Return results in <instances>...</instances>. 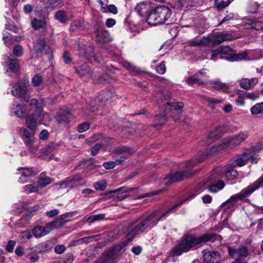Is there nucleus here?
Masks as SVG:
<instances>
[{"mask_svg":"<svg viewBox=\"0 0 263 263\" xmlns=\"http://www.w3.org/2000/svg\"><path fill=\"white\" fill-rule=\"evenodd\" d=\"M197 193H192L187 197L174 205L168 211L159 215L158 211H155L148 215H143L136 221L133 226V229L128 232L126 237L128 241H131L135 236L143 232L147 229H151L156 226L158 222L164 217L176 208L182 205L185 201L194 198Z\"/></svg>","mask_w":263,"mask_h":263,"instance_id":"obj_1","label":"nucleus"},{"mask_svg":"<svg viewBox=\"0 0 263 263\" xmlns=\"http://www.w3.org/2000/svg\"><path fill=\"white\" fill-rule=\"evenodd\" d=\"M220 237V236L215 233L205 234L200 237H196L192 234L184 235L173 248V255L179 256L183 253L196 250L198 246L209 241L213 242Z\"/></svg>","mask_w":263,"mask_h":263,"instance_id":"obj_2","label":"nucleus"},{"mask_svg":"<svg viewBox=\"0 0 263 263\" xmlns=\"http://www.w3.org/2000/svg\"><path fill=\"white\" fill-rule=\"evenodd\" d=\"M248 137V134L247 132H240L238 134L232 137H228L224 139L220 144H214L210 149L209 152L203 154L199 158H196L195 160L192 159L187 162L186 168L187 169H191L198 163L203 161L206 159L209 155H213L218 150L229 151L236 146H239L242 142L246 140Z\"/></svg>","mask_w":263,"mask_h":263,"instance_id":"obj_3","label":"nucleus"},{"mask_svg":"<svg viewBox=\"0 0 263 263\" xmlns=\"http://www.w3.org/2000/svg\"><path fill=\"white\" fill-rule=\"evenodd\" d=\"M42 117L40 115V110L36 114H32L26 117V124L29 130L24 127L20 128V135L29 150L33 152L37 149V146L34 145L35 142L34 135L36 128L41 121Z\"/></svg>","mask_w":263,"mask_h":263,"instance_id":"obj_4","label":"nucleus"},{"mask_svg":"<svg viewBox=\"0 0 263 263\" xmlns=\"http://www.w3.org/2000/svg\"><path fill=\"white\" fill-rule=\"evenodd\" d=\"M263 186V175L253 183L250 184L246 189L239 193L231 196L229 199L222 203L221 207L230 208L234 206L239 201L244 200L246 197L251 195L254 191Z\"/></svg>","mask_w":263,"mask_h":263,"instance_id":"obj_5","label":"nucleus"},{"mask_svg":"<svg viewBox=\"0 0 263 263\" xmlns=\"http://www.w3.org/2000/svg\"><path fill=\"white\" fill-rule=\"evenodd\" d=\"M171 13L168 7L163 6L158 7L148 14L147 22L151 25L162 24L169 20Z\"/></svg>","mask_w":263,"mask_h":263,"instance_id":"obj_6","label":"nucleus"},{"mask_svg":"<svg viewBox=\"0 0 263 263\" xmlns=\"http://www.w3.org/2000/svg\"><path fill=\"white\" fill-rule=\"evenodd\" d=\"M259 151L260 148L256 147H252L246 150L243 154L236 156L231 160L229 164L230 167H241L245 165L249 161L251 163H256L258 159L255 155Z\"/></svg>","mask_w":263,"mask_h":263,"instance_id":"obj_7","label":"nucleus"},{"mask_svg":"<svg viewBox=\"0 0 263 263\" xmlns=\"http://www.w3.org/2000/svg\"><path fill=\"white\" fill-rule=\"evenodd\" d=\"M28 104L22 106L20 104H17L15 107L14 108V113L18 118H23L25 116L27 117L32 114H36V111L40 110V115L42 117L41 109L37 106V101L35 99L29 100Z\"/></svg>","mask_w":263,"mask_h":263,"instance_id":"obj_8","label":"nucleus"},{"mask_svg":"<svg viewBox=\"0 0 263 263\" xmlns=\"http://www.w3.org/2000/svg\"><path fill=\"white\" fill-rule=\"evenodd\" d=\"M122 247H114L102 253V255L93 263H116L119 258Z\"/></svg>","mask_w":263,"mask_h":263,"instance_id":"obj_9","label":"nucleus"},{"mask_svg":"<svg viewBox=\"0 0 263 263\" xmlns=\"http://www.w3.org/2000/svg\"><path fill=\"white\" fill-rule=\"evenodd\" d=\"M82 181L81 176L80 174H76L67 177L63 181L55 184L54 185L58 189L67 187L72 189L80 185Z\"/></svg>","mask_w":263,"mask_h":263,"instance_id":"obj_10","label":"nucleus"},{"mask_svg":"<svg viewBox=\"0 0 263 263\" xmlns=\"http://www.w3.org/2000/svg\"><path fill=\"white\" fill-rule=\"evenodd\" d=\"M219 51H220L221 55L220 58H222V54L228 55L226 59L229 61H237L241 60H244L247 57V54L245 53H241L234 54L233 53V50L229 46H219Z\"/></svg>","mask_w":263,"mask_h":263,"instance_id":"obj_11","label":"nucleus"},{"mask_svg":"<svg viewBox=\"0 0 263 263\" xmlns=\"http://www.w3.org/2000/svg\"><path fill=\"white\" fill-rule=\"evenodd\" d=\"M57 229L53 221L49 222L45 227L36 226L33 228L32 232L36 238H40L49 234L52 230Z\"/></svg>","mask_w":263,"mask_h":263,"instance_id":"obj_12","label":"nucleus"},{"mask_svg":"<svg viewBox=\"0 0 263 263\" xmlns=\"http://www.w3.org/2000/svg\"><path fill=\"white\" fill-rule=\"evenodd\" d=\"M229 254L235 260H241L244 259L248 254V249L245 246H241L237 249L232 247H228Z\"/></svg>","mask_w":263,"mask_h":263,"instance_id":"obj_13","label":"nucleus"},{"mask_svg":"<svg viewBox=\"0 0 263 263\" xmlns=\"http://www.w3.org/2000/svg\"><path fill=\"white\" fill-rule=\"evenodd\" d=\"M11 91L13 96L21 98L26 102H29V98L27 96V88L25 84L18 83L13 87Z\"/></svg>","mask_w":263,"mask_h":263,"instance_id":"obj_14","label":"nucleus"},{"mask_svg":"<svg viewBox=\"0 0 263 263\" xmlns=\"http://www.w3.org/2000/svg\"><path fill=\"white\" fill-rule=\"evenodd\" d=\"M190 176L185 172H177L174 173L170 174L164 179V183L169 185L174 182H179Z\"/></svg>","mask_w":263,"mask_h":263,"instance_id":"obj_15","label":"nucleus"},{"mask_svg":"<svg viewBox=\"0 0 263 263\" xmlns=\"http://www.w3.org/2000/svg\"><path fill=\"white\" fill-rule=\"evenodd\" d=\"M18 172L17 173L21 175V177L18 179V182L21 183H24L27 182L29 178L36 174V173L31 167L18 168Z\"/></svg>","mask_w":263,"mask_h":263,"instance_id":"obj_16","label":"nucleus"},{"mask_svg":"<svg viewBox=\"0 0 263 263\" xmlns=\"http://www.w3.org/2000/svg\"><path fill=\"white\" fill-rule=\"evenodd\" d=\"M93 50L94 48L93 46L90 45H86L82 44L79 46L80 55L85 57L89 60H91L92 59L96 60Z\"/></svg>","mask_w":263,"mask_h":263,"instance_id":"obj_17","label":"nucleus"},{"mask_svg":"<svg viewBox=\"0 0 263 263\" xmlns=\"http://www.w3.org/2000/svg\"><path fill=\"white\" fill-rule=\"evenodd\" d=\"M114 157L116 159L117 165H120L130 156L128 148L126 147L117 148L114 151Z\"/></svg>","mask_w":263,"mask_h":263,"instance_id":"obj_18","label":"nucleus"},{"mask_svg":"<svg viewBox=\"0 0 263 263\" xmlns=\"http://www.w3.org/2000/svg\"><path fill=\"white\" fill-rule=\"evenodd\" d=\"M96 41L98 43L104 44L109 43L112 39L108 31L101 29H96L95 31Z\"/></svg>","mask_w":263,"mask_h":263,"instance_id":"obj_19","label":"nucleus"},{"mask_svg":"<svg viewBox=\"0 0 263 263\" xmlns=\"http://www.w3.org/2000/svg\"><path fill=\"white\" fill-rule=\"evenodd\" d=\"M235 37L231 33L226 32H219L214 36L211 37L212 43L214 44H219L224 41H232Z\"/></svg>","mask_w":263,"mask_h":263,"instance_id":"obj_20","label":"nucleus"},{"mask_svg":"<svg viewBox=\"0 0 263 263\" xmlns=\"http://www.w3.org/2000/svg\"><path fill=\"white\" fill-rule=\"evenodd\" d=\"M205 73L202 71H199L194 76L188 78L185 81L189 85H193L195 83L203 85L205 78L207 77Z\"/></svg>","mask_w":263,"mask_h":263,"instance_id":"obj_21","label":"nucleus"},{"mask_svg":"<svg viewBox=\"0 0 263 263\" xmlns=\"http://www.w3.org/2000/svg\"><path fill=\"white\" fill-rule=\"evenodd\" d=\"M220 257L218 251H209L203 255V260L205 263H218Z\"/></svg>","mask_w":263,"mask_h":263,"instance_id":"obj_22","label":"nucleus"},{"mask_svg":"<svg viewBox=\"0 0 263 263\" xmlns=\"http://www.w3.org/2000/svg\"><path fill=\"white\" fill-rule=\"evenodd\" d=\"M152 7L149 2H143L139 3L135 7V11L141 16L146 15Z\"/></svg>","mask_w":263,"mask_h":263,"instance_id":"obj_23","label":"nucleus"},{"mask_svg":"<svg viewBox=\"0 0 263 263\" xmlns=\"http://www.w3.org/2000/svg\"><path fill=\"white\" fill-rule=\"evenodd\" d=\"M74 214L73 212H68L61 215L58 219L53 220L56 228L58 229L63 226L68 221V219L73 217Z\"/></svg>","mask_w":263,"mask_h":263,"instance_id":"obj_24","label":"nucleus"},{"mask_svg":"<svg viewBox=\"0 0 263 263\" xmlns=\"http://www.w3.org/2000/svg\"><path fill=\"white\" fill-rule=\"evenodd\" d=\"M76 71L80 77L90 76L92 79L95 76L92 74L91 68L86 64L75 67Z\"/></svg>","mask_w":263,"mask_h":263,"instance_id":"obj_25","label":"nucleus"},{"mask_svg":"<svg viewBox=\"0 0 263 263\" xmlns=\"http://www.w3.org/2000/svg\"><path fill=\"white\" fill-rule=\"evenodd\" d=\"M257 83L258 79L256 78H253L251 79L242 78L239 81L240 87L246 90L252 89Z\"/></svg>","mask_w":263,"mask_h":263,"instance_id":"obj_26","label":"nucleus"},{"mask_svg":"<svg viewBox=\"0 0 263 263\" xmlns=\"http://www.w3.org/2000/svg\"><path fill=\"white\" fill-rule=\"evenodd\" d=\"M34 50L36 52H41L47 54L50 51L49 46L46 44L44 39L38 40L34 46Z\"/></svg>","mask_w":263,"mask_h":263,"instance_id":"obj_27","label":"nucleus"},{"mask_svg":"<svg viewBox=\"0 0 263 263\" xmlns=\"http://www.w3.org/2000/svg\"><path fill=\"white\" fill-rule=\"evenodd\" d=\"M8 65L9 69L13 72H16L19 69L20 64L18 60L13 58L11 54L8 57Z\"/></svg>","mask_w":263,"mask_h":263,"instance_id":"obj_28","label":"nucleus"},{"mask_svg":"<svg viewBox=\"0 0 263 263\" xmlns=\"http://www.w3.org/2000/svg\"><path fill=\"white\" fill-rule=\"evenodd\" d=\"M209 83L215 89L221 90L226 93L229 92L230 87L226 83H221L219 80L210 81Z\"/></svg>","mask_w":263,"mask_h":263,"instance_id":"obj_29","label":"nucleus"},{"mask_svg":"<svg viewBox=\"0 0 263 263\" xmlns=\"http://www.w3.org/2000/svg\"><path fill=\"white\" fill-rule=\"evenodd\" d=\"M165 113L162 115H157L154 117V126L155 127L160 126L163 125L167 121L166 108L165 109Z\"/></svg>","mask_w":263,"mask_h":263,"instance_id":"obj_30","label":"nucleus"},{"mask_svg":"<svg viewBox=\"0 0 263 263\" xmlns=\"http://www.w3.org/2000/svg\"><path fill=\"white\" fill-rule=\"evenodd\" d=\"M225 183L222 180H219L215 183L211 184L209 187V190L210 192L215 193L219 190H222L224 188Z\"/></svg>","mask_w":263,"mask_h":263,"instance_id":"obj_31","label":"nucleus"},{"mask_svg":"<svg viewBox=\"0 0 263 263\" xmlns=\"http://www.w3.org/2000/svg\"><path fill=\"white\" fill-rule=\"evenodd\" d=\"M31 24L32 27L34 29L38 30L46 27L47 24V21L45 18L42 20H40L35 18L32 21Z\"/></svg>","mask_w":263,"mask_h":263,"instance_id":"obj_32","label":"nucleus"},{"mask_svg":"<svg viewBox=\"0 0 263 263\" xmlns=\"http://www.w3.org/2000/svg\"><path fill=\"white\" fill-rule=\"evenodd\" d=\"M37 183L40 187H44L51 183V179L49 177L46 176L44 173H41Z\"/></svg>","mask_w":263,"mask_h":263,"instance_id":"obj_33","label":"nucleus"},{"mask_svg":"<svg viewBox=\"0 0 263 263\" xmlns=\"http://www.w3.org/2000/svg\"><path fill=\"white\" fill-rule=\"evenodd\" d=\"M40 185L37 182L32 184H27L24 186V192L27 194L37 192L40 187Z\"/></svg>","mask_w":263,"mask_h":263,"instance_id":"obj_34","label":"nucleus"},{"mask_svg":"<svg viewBox=\"0 0 263 263\" xmlns=\"http://www.w3.org/2000/svg\"><path fill=\"white\" fill-rule=\"evenodd\" d=\"M32 237V235L31 232L29 230H26L20 233L18 239L21 243H25Z\"/></svg>","mask_w":263,"mask_h":263,"instance_id":"obj_35","label":"nucleus"},{"mask_svg":"<svg viewBox=\"0 0 263 263\" xmlns=\"http://www.w3.org/2000/svg\"><path fill=\"white\" fill-rule=\"evenodd\" d=\"M71 117L69 112H64L61 114L58 115L56 117V120L60 123H66Z\"/></svg>","mask_w":263,"mask_h":263,"instance_id":"obj_36","label":"nucleus"},{"mask_svg":"<svg viewBox=\"0 0 263 263\" xmlns=\"http://www.w3.org/2000/svg\"><path fill=\"white\" fill-rule=\"evenodd\" d=\"M250 111L253 115L263 113V102L257 103L253 106L251 108Z\"/></svg>","mask_w":263,"mask_h":263,"instance_id":"obj_37","label":"nucleus"},{"mask_svg":"<svg viewBox=\"0 0 263 263\" xmlns=\"http://www.w3.org/2000/svg\"><path fill=\"white\" fill-rule=\"evenodd\" d=\"M118 191H122L123 192V193H119L117 196V198L119 200H122L125 199L127 197V195L126 194V193H127L128 189L126 187H120L118 189L112 191L110 192L111 193H115V192H118Z\"/></svg>","mask_w":263,"mask_h":263,"instance_id":"obj_38","label":"nucleus"},{"mask_svg":"<svg viewBox=\"0 0 263 263\" xmlns=\"http://www.w3.org/2000/svg\"><path fill=\"white\" fill-rule=\"evenodd\" d=\"M55 18L62 23H66L68 20L66 13L64 10H59L55 14Z\"/></svg>","mask_w":263,"mask_h":263,"instance_id":"obj_39","label":"nucleus"},{"mask_svg":"<svg viewBox=\"0 0 263 263\" xmlns=\"http://www.w3.org/2000/svg\"><path fill=\"white\" fill-rule=\"evenodd\" d=\"M240 90H237L236 91V93L238 95L237 98L235 99V104L237 106H243L245 104V102L244 101L245 98H246L244 93L241 94Z\"/></svg>","mask_w":263,"mask_h":263,"instance_id":"obj_40","label":"nucleus"},{"mask_svg":"<svg viewBox=\"0 0 263 263\" xmlns=\"http://www.w3.org/2000/svg\"><path fill=\"white\" fill-rule=\"evenodd\" d=\"M165 108L166 107H170L171 109H175L176 110H179L182 108L184 106V103L183 102H166L164 104Z\"/></svg>","mask_w":263,"mask_h":263,"instance_id":"obj_41","label":"nucleus"},{"mask_svg":"<svg viewBox=\"0 0 263 263\" xmlns=\"http://www.w3.org/2000/svg\"><path fill=\"white\" fill-rule=\"evenodd\" d=\"M204 99L208 105L213 109L215 108V104L221 103L222 102V99H217L213 98L204 97Z\"/></svg>","mask_w":263,"mask_h":263,"instance_id":"obj_42","label":"nucleus"},{"mask_svg":"<svg viewBox=\"0 0 263 263\" xmlns=\"http://www.w3.org/2000/svg\"><path fill=\"white\" fill-rule=\"evenodd\" d=\"M83 22L80 20H76L71 24L70 29L72 31H76L83 28Z\"/></svg>","mask_w":263,"mask_h":263,"instance_id":"obj_43","label":"nucleus"},{"mask_svg":"<svg viewBox=\"0 0 263 263\" xmlns=\"http://www.w3.org/2000/svg\"><path fill=\"white\" fill-rule=\"evenodd\" d=\"M215 4L218 9H223L230 4V0H216Z\"/></svg>","mask_w":263,"mask_h":263,"instance_id":"obj_44","label":"nucleus"},{"mask_svg":"<svg viewBox=\"0 0 263 263\" xmlns=\"http://www.w3.org/2000/svg\"><path fill=\"white\" fill-rule=\"evenodd\" d=\"M43 82V78L39 74H35L32 79L31 83L34 87L40 86Z\"/></svg>","mask_w":263,"mask_h":263,"instance_id":"obj_45","label":"nucleus"},{"mask_svg":"<svg viewBox=\"0 0 263 263\" xmlns=\"http://www.w3.org/2000/svg\"><path fill=\"white\" fill-rule=\"evenodd\" d=\"M237 176L238 173L237 171L233 169L228 170L226 173V178L230 180L235 179Z\"/></svg>","mask_w":263,"mask_h":263,"instance_id":"obj_46","label":"nucleus"},{"mask_svg":"<svg viewBox=\"0 0 263 263\" xmlns=\"http://www.w3.org/2000/svg\"><path fill=\"white\" fill-rule=\"evenodd\" d=\"M47 249V244L45 243H42L35 246L34 248H31V250H33L34 251L38 253L43 252L45 251Z\"/></svg>","mask_w":263,"mask_h":263,"instance_id":"obj_47","label":"nucleus"},{"mask_svg":"<svg viewBox=\"0 0 263 263\" xmlns=\"http://www.w3.org/2000/svg\"><path fill=\"white\" fill-rule=\"evenodd\" d=\"M259 5L256 2H253L251 3L248 7V12L250 13H256V11L259 8Z\"/></svg>","mask_w":263,"mask_h":263,"instance_id":"obj_48","label":"nucleus"},{"mask_svg":"<svg viewBox=\"0 0 263 263\" xmlns=\"http://www.w3.org/2000/svg\"><path fill=\"white\" fill-rule=\"evenodd\" d=\"M107 186V183L105 181L101 180L100 181L97 182L94 184L95 189L99 191H103L105 190Z\"/></svg>","mask_w":263,"mask_h":263,"instance_id":"obj_49","label":"nucleus"},{"mask_svg":"<svg viewBox=\"0 0 263 263\" xmlns=\"http://www.w3.org/2000/svg\"><path fill=\"white\" fill-rule=\"evenodd\" d=\"M246 98L249 99L252 101H255L259 98V94L256 92H247L244 93Z\"/></svg>","mask_w":263,"mask_h":263,"instance_id":"obj_50","label":"nucleus"},{"mask_svg":"<svg viewBox=\"0 0 263 263\" xmlns=\"http://www.w3.org/2000/svg\"><path fill=\"white\" fill-rule=\"evenodd\" d=\"M62 3V0H48V7L53 9Z\"/></svg>","mask_w":263,"mask_h":263,"instance_id":"obj_51","label":"nucleus"},{"mask_svg":"<svg viewBox=\"0 0 263 263\" xmlns=\"http://www.w3.org/2000/svg\"><path fill=\"white\" fill-rule=\"evenodd\" d=\"M253 21V28L254 29L260 30L263 29V22L258 20H254Z\"/></svg>","mask_w":263,"mask_h":263,"instance_id":"obj_52","label":"nucleus"},{"mask_svg":"<svg viewBox=\"0 0 263 263\" xmlns=\"http://www.w3.org/2000/svg\"><path fill=\"white\" fill-rule=\"evenodd\" d=\"M104 217V214H98V215H95L89 216L87 220L89 221L90 223H92L96 221L102 219Z\"/></svg>","mask_w":263,"mask_h":263,"instance_id":"obj_53","label":"nucleus"},{"mask_svg":"<svg viewBox=\"0 0 263 263\" xmlns=\"http://www.w3.org/2000/svg\"><path fill=\"white\" fill-rule=\"evenodd\" d=\"M90 127V125L87 122H84L78 126V130L79 133H83L88 130Z\"/></svg>","mask_w":263,"mask_h":263,"instance_id":"obj_54","label":"nucleus"},{"mask_svg":"<svg viewBox=\"0 0 263 263\" xmlns=\"http://www.w3.org/2000/svg\"><path fill=\"white\" fill-rule=\"evenodd\" d=\"M220 128H216L214 130L211 132L208 136L209 139H212L218 138L220 136Z\"/></svg>","mask_w":263,"mask_h":263,"instance_id":"obj_55","label":"nucleus"},{"mask_svg":"<svg viewBox=\"0 0 263 263\" xmlns=\"http://www.w3.org/2000/svg\"><path fill=\"white\" fill-rule=\"evenodd\" d=\"M102 147V145L101 143H97L95 146L92 147L91 149V155L92 156H95L97 154L101 147Z\"/></svg>","mask_w":263,"mask_h":263,"instance_id":"obj_56","label":"nucleus"},{"mask_svg":"<svg viewBox=\"0 0 263 263\" xmlns=\"http://www.w3.org/2000/svg\"><path fill=\"white\" fill-rule=\"evenodd\" d=\"M98 2L101 5V11L102 12H106L107 7L108 6V0H98Z\"/></svg>","mask_w":263,"mask_h":263,"instance_id":"obj_57","label":"nucleus"},{"mask_svg":"<svg viewBox=\"0 0 263 263\" xmlns=\"http://www.w3.org/2000/svg\"><path fill=\"white\" fill-rule=\"evenodd\" d=\"M117 164L116 162V159L115 161H108L105 162L103 164V166L106 170L111 169L115 167L116 165Z\"/></svg>","mask_w":263,"mask_h":263,"instance_id":"obj_58","label":"nucleus"},{"mask_svg":"<svg viewBox=\"0 0 263 263\" xmlns=\"http://www.w3.org/2000/svg\"><path fill=\"white\" fill-rule=\"evenodd\" d=\"M16 242L14 240H9L6 246V250L9 252H12Z\"/></svg>","mask_w":263,"mask_h":263,"instance_id":"obj_59","label":"nucleus"},{"mask_svg":"<svg viewBox=\"0 0 263 263\" xmlns=\"http://www.w3.org/2000/svg\"><path fill=\"white\" fill-rule=\"evenodd\" d=\"M23 52V48L20 45L15 46L13 50V54L16 57H20L22 55Z\"/></svg>","mask_w":263,"mask_h":263,"instance_id":"obj_60","label":"nucleus"},{"mask_svg":"<svg viewBox=\"0 0 263 263\" xmlns=\"http://www.w3.org/2000/svg\"><path fill=\"white\" fill-rule=\"evenodd\" d=\"M157 71L161 74H164L166 71V67L163 62H161L156 68Z\"/></svg>","mask_w":263,"mask_h":263,"instance_id":"obj_61","label":"nucleus"},{"mask_svg":"<svg viewBox=\"0 0 263 263\" xmlns=\"http://www.w3.org/2000/svg\"><path fill=\"white\" fill-rule=\"evenodd\" d=\"M63 59L64 62L66 64H69L72 61V59L70 57V53L67 51H65L64 52L63 54Z\"/></svg>","mask_w":263,"mask_h":263,"instance_id":"obj_62","label":"nucleus"},{"mask_svg":"<svg viewBox=\"0 0 263 263\" xmlns=\"http://www.w3.org/2000/svg\"><path fill=\"white\" fill-rule=\"evenodd\" d=\"M106 12L112 13L114 14H116L118 13L117 8L114 5H108L106 9Z\"/></svg>","mask_w":263,"mask_h":263,"instance_id":"obj_63","label":"nucleus"},{"mask_svg":"<svg viewBox=\"0 0 263 263\" xmlns=\"http://www.w3.org/2000/svg\"><path fill=\"white\" fill-rule=\"evenodd\" d=\"M200 45L208 46L212 43L211 37H204L200 40Z\"/></svg>","mask_w":263,"mask_h":263,"instance_id":"obj_64","label":"nucleus"}]
</instances>
